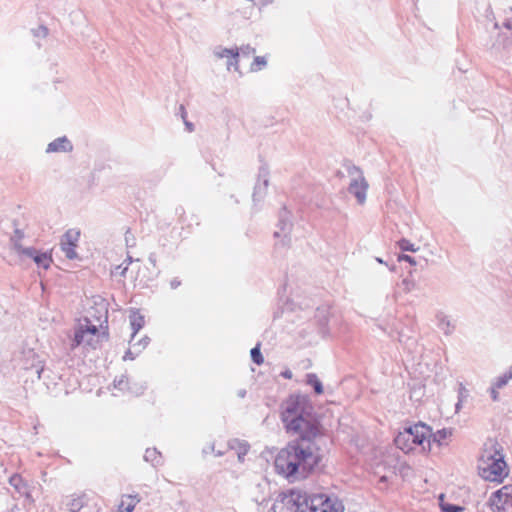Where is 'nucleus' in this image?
<instances>
[{
  "label": "nucleus",
  "mask_w": 512,
  "mask_h": 512,
  "mask_svg": "<svg viewBox=\"0 0 512 512\" xmlns=\"http://www.w3.org/2000/svg\"><path fill=\"white\" fill-rule=\"evenodd\" d=\"M342 501L324 493L307 495L299 489L280 493L273 505V512H344Z\"/></svg>",
  "instance_id": "f257e3e1"
},
{
  "label": "nucleus",
  "mask_w": 512,
  "mask_h": 512,
  "mask_svg": "<svg viewBox=\"0 0 512 512\" xmlns=\"http://www.w3.org/2000/svg\"><path fill=\"white\" fill-rule=\"evenodd\" d=\"M319 460L318 454L311 446L303 448L298 444H289L276 456L275 468L286 478L297 474L305 476L318 465Z\"/></svg>",
  "instance_id": "f03ea898"
},
{
  "label": "nucleus",
  "mask_w": 512,
  "mask_h": 512,
  "mask_svg": "<svg viewBox=\"0 0 512 512\" xmlns=\"http://www.w3.org/2000/svg\"><path fill=\"white\" fill-rule=\"evenodd\" d=\"M478 473L486 481L502 483L509 475L503 449L495 439H488L478 459Z\"/></svg>",
  "instance_id": "7ed1b4c3"
},
{
  "label": "nucleus",
  "mask_w": 512,
  "mask_h": 512,
  "mask_svg": "<svg viewBox=\"0 0 512 512\" xmlns=\"http://www.w3.org/2000/svg\"><path fill=\"white\" fill-rule=\"evenodd\" d=\"M432 428L423 423L411 424L399 431L394 438L395 446L405 454L431 451Z\"/></svg>",
  "instance_id": "20e7f679"
},
{
  "label": "nucleus",
  "mask_w": 512,
  "mask_h": 512,
  "mask_svg": "<svg viewBox=\"0 0 512 512\" xmlns=\"http://www.w3.org/2000/svg\"><path fill=\"white\" fill-rule=\"evenodd\" d=\"M107 326L95 325L89 319H85L75 332V346L87 345L96 348L103 340L107 339Z\"/></svg>",
  "instance_id": "39448f33"
},
{
  "label": "nucleus",
  "mask_w": 512,
  "mask_h": 512,
  "mask_svg": "<svg viewBox=\"0 0 512 512\" xmlns=\"http://www.w3.org/2000/svg\"><path fill=\"white\" fill-rule=\"evenodd\" d=\"M287 432L298 435L302 440L312 441L321 435L319 423L308 413L285 426Z\"/></svg>",
  "instance_id": "423d86ee"
},
{
  "label": "nucleus",
  "mask_w": 512,
  "mask_h": 512,
  "mask_svg": "<svg viewBox=\"0 0 512 512\" xmlns=\"http://www.w3.org/2000/svg\"><path fill=\"white\" fill-rule=\"evenodd\" d=\"M489 506L493 512H509L512 510V485H504L489 498Z\"/></svg>",
  "instance_id": "0eeeda50"
},
{
  "label": "nucleus",
  "mask_w": 512,
  "mask_h": 512,
  "mask_svg": "<svg viewBox=\"0 0 512 512\" xmlns=\"http://www.w3.org/2000/svg\"><path fill=\"white\" fill-rule=\"evenodd\" d=\"M305 414L304 405L298 397H289L282 406L281 419L284 426Z\"/></svg>",
  "instance_id": "6e6552de"
},
{
  "label": "nucleus",
  "mask_w": 512,
  "mask_h": 512,
  "mask_svg": "<svg viewBox=\"0 0 512 512\" xmlns=\"http://www.w3.org/2000/svg\"><path fill=\"white\" fill-rule=\"evenodd\" d=\"M80 230L69 229L62 236L60 241L61 250L65 253L68 259L77 258L76 248L80 239Z\"/></svg>",
  "instance_id": "1a4fd4ad"
},
{
  "label": "nucleus",
  "mask_w": 512,
  "mask_h": 512,
  "mask_svg": "<svg viewBox=\"0 0 512 512\" xmlns=\"http://www.w3.org/2000/svg\"><path fill=\"white\" fill-rule=\"evenodd\" d=\"M130 325L132 328V338L136 335V333L144 326L145 320L144 316L141 315L138 311H131L129 315ZM133 340V339H131ZM132 341H130V348L126 352L124 356V360H133L137 354L140 353L141 349H134L135 344H131Z\"/></svg>",
  "instance_id": "9d476101"
},
{
  "label": "nucleus",
  "mask_w": 512,
  "mask_h": 512,
  "mask_svg": "<svg viewBox=\"0 0 512 512\" xmlns=\"http://www.w3.org/2000/svg\"><path fill=\"white\" fill-rule=\"evenodd\" d=\"M18 252L20 254L26 255L33 259L35 264L38 267H41L47 270L51 264L53 263L52 253L50 252H41L34 248H19Z\"/></svg>",
  "instance_id": "9b49d317"
},
{
  "label": "nucleus",
  "mask_w": 512,
  "mask_h": 512,
  "mask_svg": "<svg viewBox=\"0 0 512 512\" xmlns=\"http://www.w3.org/2000/svg\"><path fill=\"white\" fill-rule=\"evenodd\" d=\"M271 0H242L238 3L236 13L244 19H248L252 16L256 8L260 9L262 6L269 4Z\"/></svg>",
  "instance_id": "f8f14e48"
},
{
  "label": "nucleus",
  "mask_w": 512,
  "mask_h": 512,
  "mask_svg": "<svg viewBox=\"0 0 512 512\" xmlns=\"http://www.w3.org/2000/svg\"><path fill=\"white\" fill-rule=\"evenodd\" d=\"M214 56L218 59H226L228 69L233 67L235 70H238L239 51L237 48H219L214 52Z\"/></svg>",
  "instance_id": "ddd939ff"
},
{
  "label": "nucleus",
  "mask_w": 512,
  "mask_h": 512,
  "mask_svg": "<svg viewBox=\"0 0 512 512\" xmlns=\"http://www.w3.org/2000/svg\"><path fill=\"white\" fill-rule=\"evenodd\" d=\"M368 185L365 182V180H356L350 184V192L355 195L358 202L360 204H363L366 199V192H367Z\"/></svg>",
  "instance_id": "4468645a"
},
{
  "label": "nucleus",
  "mask_w": 512,
  "mask_h": 512,
  "mask_svg": "<svg viewBox=\"0 0 512 512\" xmlns=\"http://www.w3.org/2000/svg\"><path fill=\"white\" fill-rule=\"evenodd\" d=\"M139 502L140 498L137 495H125L118 505L117 512H132Z\"/></svg>",
  "instance_id": "2eb2a0df"
},
{
  "label": "nucleus",
  "mask_w": 512,
  "mask_h": 512,
  "mask_svg": "<svg viewBox=\"0 0 512 512\" xmlns=\"http://www.w3.org/2000/svg\"><path fill=\"white\" fill-rule=\"evenodd\" d=\"M72 150L70 141L65 138H57L51 142L47 147V152H68Z\"/></svg>",
  "instance_id": "dca6fc26"
},
{
  "label": "nucleus",
  "mask_w": 512,
  "mask_h": 512,
  "mask_svg": "<svg viewBox=\"0 0 512 512\" xmlns=\"http://www.w3.org/2000/svg\"><path fill=\"white\" fill-rule=\"evenodd\" d=\"M452 437L451 429H441L435 433L432 431L431 443H436L438 446L447 445Z\"/></svg>",
  "instance_id": "f3484780"
},
{
  "label": "nucleus",
  "mask_w": 512,
  "mask_h": 512,
  "mask_svg": "<svg viewBox=\"0 0 512 512\" xmlns=\"http://www.w3.org/2000/svg\"><path fill=\"white\" fill-rule=\"evenodd\" d=\"M231 448L237 454L239 461H244V457L250 450V445L246 441L234 440L231 444Z\"/></svg>",
  "instance_id": "a211bd4d"
},
{
  "label": "nucleus",
  "mask_w": 512,
  "mask_h": 512,
  "mask_svg": "<svg viewBox=\"0 0 512 512\" xmlns=\"http://www.w3.org/2000/svg\"><path fill=\"white\" fill-rule=\"evenodd\" d=\"M84 496L72 497L66 503V507L70 512H79L84 506Z\"/></svg>",
  "instance_id": "6ab92c4d"
},
{
  "label": "nucleus",
  "mask_w": 512,
  "mask_h": 512,
  "mask_svg": "<svg viewBox=\"0 0 512 512\" xmlns=\"http://www.w3.org/2000/svg\"><path fill=\"white\" fill-rule=\"evenodd\" d=\"M307 383L313 387L315 393L320 395L323 393V386L316 374L307 375Z\"/></svg>",
  "instance_id": "aec40b11"
},
{
  "label": "nucleus",
  "mask_w": 512,
  "mask_h": 512,
  "mask_svg": "<svg viewBox=\"0 0 512 512\" xmlns=\"http://www.w3.org/2000/svg\"><path fill=\"white\" fill-rule=\"evenodd\" d=\"M512 379V370L505 372L502 376L498 377L494 383L495 388H503Z\"/></svg>",
  "instance_id": "412c9836"
},
{
  "label": "nucleus",
  "mask_w": 512,
  "mask_h": 512,
  "mask_svg": "<svg viewBox=\"0 0 512 512\" xmlns=\"http://www.w3.org/2000/svg\"><path fill=\"white\" fill-rule=\"evenodd\" d=\"M251 357H252V360L258 365H261L264 362V358L260 352L259 344L256 347H254L253 349H251Z\"/></svg>",
  "instance_id": "4be33fe9"
},
{
  "label": "nucleus",
  "mask_w": 512,
  "mask_h": 512,
  "mask_svg": "<svg viewBox=\"0 0 512 512\" xmlns=\"http://www.w3.org/2000/svg\"><path fill=\"white\" fill-rule=\"evenodd\" d=\"M266 65V59L264 57L257 56L251 65L252 70H261Z\"/></svg>",
  "instance_id": "5701e85b"
},
{
  "label": "nucleus",
  "mask_w": 512,
  "mask_h": 512,
  "mask_svg": "<svg viewBox=\"0 0 512 512\" xmlns=\"http://www.w3.org/2000/svg\"><path fill=\"white\" fill-rule=\"evenodd\" d=\"M398 244H399L400 249L403 251L415 252L417 250V248H415L414 245L406 239H402L401 241H399Z\"/></svg>",
  "instance_id": "b1692460"
},
{
  "label": "nucleus",
  "mask_w": 512,
  "mask_h": 512,
  "mask_svg": "<svg viewBox=\"0 0 512 512\" xmlns=\"http://www.w3.org/2000/svg\"><path fill=\"white\" fill-rule=\"evenodd\" d=\"M442 510L445 512H461L462 508L453 506V505H445L441 503Z\"/></svg>",
  "instance_id": "393cba45"
},
{
  "label": "nucleus",
  "mask_w": 512,
  "mask_h": 512,
  "mask_svg": "<svg viewBox=\"0 0 512 512\" xmlns=\"http://www.w3.org/2000/svg\"><path fill=\"white\" fill-rule=\"evenodd\" d=\"M398 261L399 262L405 261V262L410 263L411 265H415L416 264L415 259L413 257L409 256V255H406V254L399 255L398 256Z\"/></svg>",
  "instance_id": "a878e982"
},
{
  "label": "nucleus",
  "mask_w": 512,
  "mask_h": 512,
  "mask_svg": "<svg viewBox=\"0 0 512 512\" xmlns=\"http://www.w3.org/2000/svg\"><path fill=\"white\" fill-rule=\"evenodd\" d=\"M498 388H495V386H493L492 390H491V395H492V398L493 400H497L498 399Z\"/></svg>",
  "instance_id": "bb28decb"
},
{
  "label": "nucleus",
  "mask_w": 512,
  "mask_h": 512,
  "mask_svg": "<svg viewBox=\"0 0 512 512\" xmlns=\"http://www.w3.org/2000/svg\"><path fill=\"white\" fill-rule=\"evenodd\" d=\"M147 344H148V341H147L146 339L141 340V341L139 342V345H140V346H142V348H145Z\"/></svg>",
  "instance_id": "cd10ccee"
},
{
  "label": "nucleus",
  "mask_w": 512,
  "mask_h": 512,
  "mask_svg": "<svg viewBox=\"0 0 512 512\" xmlns=\"http://www.w3.org/2000/svg\"><path fill=\"white\" fill-rule=\"evenodd\" d=\"M41 371H43V367H41V368H40V370H39V372H38V373L40 374V373H41Z\"/></svg>",
  "instance_id": "c85d7f7f"
}]
</instances>
